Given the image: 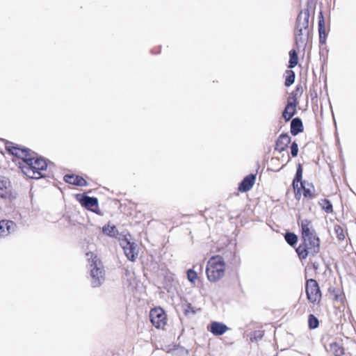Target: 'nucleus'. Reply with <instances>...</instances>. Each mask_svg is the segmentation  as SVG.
I'll return each instance as SVG.
<instances>
[{
	"label": "nucleus",
	"mask_w": 356,
	"mask_h": 356,
	"mask_svg": "<svg viewBox=\"0 0 356 356\" xmlns=\"http://www.w3.org/2000/svg\"><path fill=\"white\" fill-rule=\"evenodd\" d=\"M302 130L303 125L301 120L298 118H293L291 122V134L296 136Z\"/></svg>",
	"instance_id": "a211bd4d"
},
{
	"label": "nucleus",
	"mask_w": 356,
	"mask_h": 356,
	"mask_svg": "<svg viewBox=\"0 0 356 356\" xmlns=\"http://www.w3.org/2000/svg\"><path fill=\"white\" fill-rule=\"evenodd\" d=\"M187 277L191 282L195 283L197 279V273L193 270L189 269L187 271Z\"/></svg>",
	"instance_id": "c85d7f7f"
},
{
	"label": "nucleus",
	"mask_w": 356,
	"mask_h": 356,
	"mask_svg": "<svg viewBox=\"0 0 356 356\" xmlns=\"http://www.w3.org/2000/svg\"><path fill=\"white\" fill-rule=\"evenodd\" d=\"M296 104L289 102L283 111L282 116L286 120H289L295 114Z\"/></svg>",
	"instance_id": "6ab92c4d"
},
{
	"label": "nucleus",
	"mask_w": 356,
	"mask_h": 356,
	"mask_svg": "<svg viewBox=\"0 0 356 356\" xmlns=\"http://www.w3.org/2000/svg\"><path fill=\"white\" fill-rule=\"evenodd\" d=\"M306 293L307 299L312 303L318 302L321 298V293L318 284L315 280L310 279L306 283Z\"/></svg>",
	"instance_id": "423d86ee"
},
{
	"label": "nucleus",
	"mask_w": 356,
	"mask_h": 356,
	"mask_svg": "<svg viewBox=\"0 0 356 356\" xmlns=\"http://www.w3.org/2000/svg\"><path fill=\"white\" fill-rule=\"evenodd\" d=\"M10 186V181L8 178L0 176V197H6L8 192L7 190Z\"/></svg>",
	"instance_id": "aec40b11"
},
{
	"label": "nucleus",
	"mask_w": 356,
	"mask_h": 356,
	"mask_svg": "<svg viewBox=\"0 0 356 356\" xmlns=\"http://www.w3.org/2000/svg\"><path fill=\"white\" fill-rule=\"evenodd\" d=\"M298 153V145L296 142H293L291 146V154L293 157L297 156Z\"/></svg>",
	"instance_id": "c756f323"
},
{
	"label": "nucleus",
	"mask_w": 356,
	"mask_h": 356,
	"mask_svg": "<svg viewBox=\"0 0 356 356\" xmlns=\"http://www.w3.org/2000/svg\"><path fill=\"white\" fill-rule=\"evenodd\" d=\"M149 318L152 323L156 327H163L166 324V315L161 307L152 309L149 313Z\"/></svg>",
	"instance_id": "0eeeda50"
},
{
	"label": "nucleus",
	"mask_w": 356,
	"mask_h": 356,
	"mask_svg": "<svg viewBox=\"0 0 356 356\" xmlns=\"http://www.w3.org/2000/svg\"><path fill=\"white\" fill-rule=\"evenodd\" d=\"M119 241L127 259L134 261L138 255L137 245L131 241L130 234L120 235Z\"/></svg>",
	"instance_id": "39448f33"
},
{
	"label": "nucleus",
	"mask_w": 356,
	"mask_h": 356,
	"mask_svg": "<svg viewBox=\"0 0 356 356\" xmlns=\"http://www.w3.org/2000/svg\"><path fill=\"white\" fill-rule=\"evenodd\" d=\"M77 198L81 205L87 209H90L97 205V199L87 195H77Z\"/></svg>",
	"instance_id": "ddd939ff"
},
{
	"label": "nucleus",
	"mask_w": 356,
	"mask_h": 356,
	"mask_svg": "<svg viewBox=\"0 0 356 356\" xmlns=\"http://www.w3.org/2000/svg\"><path fill=\"white\" fill-rule=\"evenodd\" d=\"M16 225L11 220L0 221V237H4L13 232Z\"/></svg>",
	"instance_id": "9d476101"
},
{
	"label": "nucleus",
	"mask_w": 356,
	"mask_h": 356,
	"mask_svg": "<svg viewBox=\"0 0 356 356\" xmlns=\"http://www.w3.org/2000/svg\"><path fill=\"white\" fill-rule=\"evenodd\" d=\"M64 180L70 184L80 186H86L87 184L86 181L83 178L74 175H66L64 177Z\"/></svg>",
	"instance_id": "f3484780"
},
{
	"label": "nucleus",
	"mask_w": 356,
	"mask_h": 356,
	"mask_svg": "<svg viewBox=\"0 0 356 356\" xmlns=\"http://www.w3.org/2000/svg\"><path fill=\"white\" fill-rule=\"evenodd\" d=\"M209 330L214 335H222L228 330V327L223 323L213 322L211 323Z\"/></svg>",
	"instance_id": "2eb2a0df"
},
{
	"label": "nucleus",
	"mask_w": 356,
	"mask_h": 356,
	"mask_svg": "<svg viewBox=\"0 0 356 356\" xmlns=\"http://www.w3.org/2000/svg\"><path fill=\"white\" fill-rule=\"evenodd\" d=\"M318 31H319V35H320V40L321 42L322 39H323L322 34L325 33V27H318Z\"/></svg>",
	"instance_id": "72a5a7b5"
},
{
	"label": "nucleus",
	"mask_w": 356,
	"mask_h": 356,
	"mask_svg": "<svg viewBox=\"0 0 356 356\" xmlns=\"http://www.w3.org/2000/svg\"><path fill=\"white\" fill-rule=\"evenodd\" d=\"M302 169L300 164L298 165L295 178L293 181V188L296 189V188H298V182H301L302 181Z\"/></svg>",
	"instance_id": "b1692460"
},
{
	"label": "nucleus",
	"mask_w": 356,
	"mask_h": 356,
	"mask_svg": "<svg viewBox=\"0 0 356 356\" xmlns=\"http://www.w3.org/2000/svg\"><path fill=\"white\" fill-rule=\"evenodd\" d=\"M102 232L104 234L111 237H115L119 234L116 227L109 223L102 227Z\"/></svg>",
	"instance_id": "4be33fe9"
},
{
	"label": "nucleus",
	"mask_w": 356,
	"mask_h": 356,
	"mask_svg": "<svg viewBox=\"0 0 356 356\" xmlns=\"http://www.w3.org/2000/svg\"><path fill=\"white\" fill-rule=\"evenodd\" d=\"M300 187L303 190V195L305 197L313 199L316 197L315 188L312 184L301 181Z\"/></svg>",
	"instance_id": "dca6fc26"
},
{
	"label": "nucleus",
	"mask_w": 356,
	"mask_h": 356,
	"mask_svg": "<svg viewBox=\"0 0 356 356\" xmlns=\"http://www.w3.org/2000/svg\"><path fill=\"white\" fill-rule=\"evenodd\" d=\"M6 149L12 154L22 158L25 164L22 167V171L31 179H39L44 177L42 172L47 168L45 160L41 158L31 156L25 149L13 146H6Z\"/></svg>",
	"instance_id": "f257e3e1"
},
{
	"label": "nucleus",
	"mask_w": 356,
	"mask_h": 356,
	"mask_svg": "<svg viewBox=\"0 0 356 356\" xmlns=\"http://www.w3.org/2000/svg\"><path fill=\"white\" fill-rule=\"evenodd\" d=\"M285 240L290 245L294 246L298 241V237L292 232H286L285 234Z\"/></svg>",
	"instance_id": "393cba45"
},
{
	"label": "nucleus",
	"mask_w": 356,
	"mask_h": 356,
	"mask_svg": "<svg viewBox=\"0 0 356 356\" xmlns=\"http://www.w3.org/2000/svg\"><path fill=\"white\" fill-rule=\"evenodd\" d=\"M335 298L336 299H338L339 298V296L337 295L335 296Z\"/></svg>",
	"instance_id": "c9c22d12"
},
{
	"label": "nucleus",
	"mask_w": 356,
	"mask_h": 356,
	"mask_svg": "<svg viewBox=\"0 0 356 356\" xmlns=\"http://www.w3.org/2000/svg\"><path fill=\"white\" fill-rule=\"evenodd\" d=\"M290 142L291 138L288 134H281L276 142L275 149L280 152L284 151Z\"/></svg>",
	"instance_id": "4468645a"
},
{
	"label": "nucleus",
	"mask_w": 356,
	"mask_h": 356,
	"mask_svg": "<svg viewBox=\"0 0 356 356\" xmlns=\"http://www.w3.org/2000/svg\"><path fill=\"white\" fill-rule=\"evenodd\" d=\"M318 27H324V19L322 13H321V17L318 21Z\"/></svg>",
	"instance_id": "473e14b6"
},
{
	"label": "nucleus",
	"mask_w": 356,
	"mask_h": 356,
	"mask_svg": "<svg viewBox=\"0 0 356 356\" xmlns=\"http://www.w3.org/2000/svg\"><path fill=\"white\" fill-rule=\"evenodd\" d=\"M309 11L308 9L301 10L298 16L296 27L309 28Z\"/></svg>",
	"instance_id": "9b49d317"
},
{
	"label": "nucleus",
	"mask_w": 356,
	"mask_h": 356,
	"mask_svg": "<svg viewBox=\"0 0 356 356\" xmlns=\"http://www.w3.org/2000/svg\"><path fill=\"white\" fill-rule=\"evenodd\" d=\"M309 35V28L296 27L295 29V42L298 47L305 46Z\"/></svg>",
	"instance_id": "6e6552de"
},
{
	"label": "nucleus",
	"mask_w": 356,
	"mask_h": 356,
	"mask_svg": "<svg viewBox=\"0 0 356 356\" xmlns=\"http://www.w3.org/2000/svg\"><path fill=\"white\" fill-rule=\"evenodd\" d=\"M335 232L337 234V237L339 240H343L345 238V236L343 233V229L339 226H337L334 228Z\"/></svg>",
	"instance_id": "7c9ffc66"
},
{
	"label": "nucleus",
	"mask_w": 356,
	"mask_h": 356,
	"mask_svg": "<svg viewBox=\"0 0 356 356\" xmlns=\"http://www.w3.org/2000/svg\"><path fill=\"white\" fill-rule=\"evenodd\" d=\"M322 208L327 212L330 213L332 211V205L330 201L327 200H323V202L321 204Z\"/></svg>",
	"instance_id": "cd10ccee"
},
{
	"label": "nucleus",
	"mask_w": 356,
	"mask_h": 356,
	"mask_svg": "<svg viewBox=\"0 0 356 356\" xmlns=\"http://www.w3.org/2000/svg\"><path fill=\"white\" fill-rule=\"evenodd\" d=\"M89 260L90 283L92 287L100 286L105 281V272L101 261L93 253L86 254Z\"/></svg>",
	"instance_id": "f03ea898"
},
{
	"label": "nucleus",
	"mask_w": 356,
	"mask_h": 356,
	"mask_svg": "<svg viewBox=\"0 0 356 356\" xmlns=\"http://www.w3.org/2000/svg\"><path fill=\"white\" fill-rule=\"evenodd\" d=\"M303 242L296 249V252L301 259H305L309 255L314 256L319 252L320 240L316 236L302 238Z\"/></svg>",
	"instance_id": "20e7f679"
},
{
	"label": "nucleus",
	"mask_w": 356,
	"mask_h": 356,
	"mask_svg": "<svg viewBox=\"0 0 356 356\" xmlns=\"http://www.w3.org/2000/svg\"><path fill=\"white\" fill-rule=\"evenodd\" d=\"M289 67L293 68L298 63V54L295 49H291L289 51Z\"/></svg>",
	"instance_id": "5701e85b"
},
{
	"label": "nucleus",
	"mask_w": 356,
	"mask_h": 356,
	"mask_svg": "<svg viewBox=\"0 0 356 356\" xmlns=\"http://www.w3.org/2000/svg\"><path fill=\"white\" fill-rule=\"evenodd\" d=\"M132 274L133 273L129 270H128V269L125 270V275H126V276L129 277L130 278H131V277L133 275Z\"/></svg>",
	"instance_id": "f704fd0d"
},
{
	"label": "nucleus",
	"mask_w": 356,
	"mask_h": 356,
	"mask_svg": "<svg viewBox=\"0 0 356 356\" xmlns=\"http://www.w3.org/2000/svg\"><path fill=\"white\" fill-rule=\"evenodd\" d=\"M256 179L254 175L250 174L246 176L238 186V190L241 192L249 191L253 186Z\"/></svg>",
	"instance_id": "f8f14e48"
},
{
	"label": "nucleus",
	"mask_w": 356,
	"mask_h": 356,
	"mask_svg": "<svg viewBox=\"0 0 356 356\" xmlns=\"http://www.w3.org/2000/svg\"><path fill=\"white\" fill-rule=\"evenodd\" d=\"M286 74L287 75L285 80V86H290L295 81V73L291 70H288Z\"/></svg>",
	"instance_id": "a878e982"
},
{
	"label": "nucleus",
	"mask_w": 356,
	"mask_h": 356,
	"mask_svg": "<svg viewBox=\"0 0 356 356\" xmlns=\"http://www.w3.org/2000/svg\"><path fill=\"white\" fill-rule=\"evenodd\" d=\"M207 278L211 282H216L225 275V263L222 257L218 255L210 258L206 270Z\"/></svg>",
	"instance_id": "7ed1b4c3"
},
{
	"label": "nucleus",
	"mask_w": 356,
	"mask_h": 356,
	"mask_svg": "<svg viewBox=\"0 0 356 356\" xmlns=\"http://www.w3.org/2000/svg\"><path fill=\"white\" fill-rule=\"evenodd\" d=\"M186 314H195V311L194 310L193 307L191 304H188L184 309Z\"/></svg>",
	"instance_id": "2f4dec72"
},
{
	"label": "nucleus",
	"mask_w": 356,
	"mask_h": 356,
	"mask_svg": "<svg viewBox=\"0 0 356 356\" xmlns=\"http://www.w3.org/2000/svg\"><path fill=\"white\" fill-rule=\"evenodd\" d=\"M328 350L334 356H342L344 354L343 348L337 342L331 343Z\"/></svg>",
	"instance_id": "412c9836"
},
{
	"label": "nucleus",
	"mask_w": 356,
	"mask_h": 356,
	"mask_svg": "<svg viewBox=\"0 0 356 356\" xmlns=\"http://www.w3.org/2000/svg\"><path fill=\"white\" fill-rule=\"evenodd\" d=\"M308 324L311 329H315L318 326V320L313 314H309L308 317Z\"/></svg>",
	"instance_id": "bb28decb"
},
{
	"label": "nucleus",
	"mask_w": 356,
	"mask_h": 356,
	"mask_svg": "<svg viewBox=\"0 0 356 356\" xmlns=\"http://www.w3.org/2000/svg\"><path fill=\"white\" fill-rule=\"evenodd\" d=\"M300 225L302 229V238L316 235V231L310 220L307 219L301 220Z\"/></svg>",
	"instance_id": "1a4fd4ad"
}]
</instances>
